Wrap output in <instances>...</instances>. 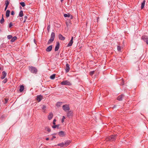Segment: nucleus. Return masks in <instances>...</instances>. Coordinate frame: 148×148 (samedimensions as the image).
<instances>
[{
	"instance_id": "obj_33",
	"label": "nucleus",
	"mask_w": 148,
	"mask_h": 148,
	"mask_svg": "<svg viewBox=\"0 0 148 148\" xmlns=\"http://www.w3.org/2000/svg\"><path fill=\"white\" fill-rule=\"evenodd\" d=\"M46 108V106H45V105L43 106L42 107V109L43 110L44 112H45V111Z\"/></svg>"
},
{
	"instance_id": "obj_15",
	"label": "nucleus",
	"mask_w": 148,
	"mask_h": 148,
	"mask_svg": "<svg viewBox=\"0 0 148 148\" xmlns=\"http://www.w3.org/2000/svg\"><path fill=\"white\" fill-rule=\"evenodd\" d=\"M58 38L61 40H64L65 38L61 34H59L58 35Z\"/></svg>"
},
{
	"instance_id": "obj_40",
	"label": "nucleus",
	"mask_w": 148,
	"mask_h": 148,
	"mask_svg": "<svg viewBox=\"0 0 148 148\" xmlns=\"http://www.w3.org/2000/svg\"><path fill=\"white\" fill-rule=\"evenodd\" d=\"M12 25H13L11 23H10L9 25V27L10 28L12 26Z\"/></svg>"
},
{
	"instance_id": "obj_37",
	"label": "nucleus",
	"mask_w": 148,
	"mask_h": 148,
	"mask_svg": "<svg viewBox=\"0 0 148 148\" xmlns=\"http://www.w3.org/2000/svg\"><path fill=\"white\" fill-rule=\"evenodd\" d=\"M7 79H5L3 80V82L4 83H5L7 82Z\"/></svg>"
},
{
	"instance_id": "obj_54",
	"label": "nucleus",
	"mask_w": 148,
	"mask_h": 148,
	"mask_svg": "<svg viewBox=\"0 0 148 148\" xmlns=\"http://www.w3.org/2000/svg\"><path fill=\"white\" fill-rule=\"evenodd\" d=\"M1 67H0V70H1Z\"/></svg>"
},
{
	"instance_id": "obj_36",
	"label": "nucleus",
	"mask_w": 148,
	"mask_h": 148,
	"mask_svg": "<svg viewBox=\"0 0 148 148\" xmlns=\"http://www.w3.org/2000/svg\"><path fill=\"white\" fill-rule=\"evenodd\" d=\"M56 119H54L53 120V124L54 125H55L56 124Z\"/></svg>"
},
{
	"instance_id": "obj_22",
	"label": "nucleus",
	"mask_w": 148,
	"mask_h": 148,
	"mask_svg": "<svg viewBox=\"0 0 148 148\" xmlns=\"http://www.w3.org/2000/svg\"><path fill=\"white\" fill-rule=\"evenodd\" d=\"M16 39L17 37L16 36H14L12 38L11 40V41L12 42H14Z\"/></svg>"
},
{
	"instance_id": "obj_26",
	"label": "nucleus",
	"mask_w": 148,
	"mask_h": 148,
	"mask_svg": "<svg viewBox=\"0 0 148 148\" xmlns=\"http://www.w3.org/2000/svg\"><path fill=\"white\" fill-rule=\"evenodd\" d=\"M57 145L58 146H60V147H63L64 146V143H62L58 144Z\"/></svg>"
},
{
	"instance_id": "obj_12",
	"label": "nucleus",
	"mask_w": 148,
	"mask_h": 148,
	"mask_svg": "<svg viewBox=\"0 0 148 148\" xmlns=\"http://www.w3.org/2000/svg\"><path fill=\"white\" fill-rule=\"evenodd\" d=\"M52 48V45H50L46 48V50L47 52H49L51 50Z\"/></svg>"
},
{
	"instance_id": "obj_7",
	"label": "nucleus",
	"mask_w": 148,
	"mask_h": 148,
	"mask_svg": "<svg viewBox=\"0 0 148 148\" xmlns=\"http://www.w3.org/2000/svg\"><path fill=\"white\" fill-rule=\"evenodd\" d=\"M42 99V96L41 95H40L37 96L36 100L38 102L40 101Z\"/></svg>"
},
{
	"instance_id": "obj_14",
	"label": "nucleus",
	"mask_w": 148,
	"mask_h": 148,
	"mask_svg": "<svg viewBox=\"0 0 148 148\" xmlns=\"http://www.w3.org/2000/svg\"><path fill=\"white\" fill-rule=\"evenodd\" d=\"M124 97V95L123 94H122L119 95L117 98V99L119 101H122V100L123 98Z\"/></svg>"
},
{
	"instance_id": "obj_47",
	"label": "nucleus",
	"mask_w": 148,
	"mask_h": 148,
	"mask_svg": "<svg viewBox=\"0 0 148 148\" xmlns=\"http://www.w3.org/2000/svg\"><path fill=\"white\" fill-rule=\"evenodd\" d=\"M7 8H8V7H7L6 6H5V10H6L7 9Z\"/></svg>"
},
{
	"instance_id": "obj_43",
	"label": "nucleus",
	"mask_w": 148,
	"mask_h": 148,
	"mask_svg": "<svg viewBox=\"0 0 148 148\" xmlns=\"http://www.w3.org/2000/svg\"><path fill=\"white\" fill-rule=\"evenodd\" d=\"M61 84L62 85H65V81H63L61 82Z\"/></svg>"
},
{
	"instance_id": "obj_1",
	"label": "nucleus",
	"mask_w": 148,
	"mask_h": 148,
	"mask_svg": "<svg viewBox=\"0 0 148 148\" xmlns=\"http://www.w3.org/2000/svg\"><path fill=\"white\" fill-rule=\"evenodd\" d=\"M65 113H66L67 117L69 118L71 117L73 115V112L70 110V108L68 105L65 104Z\"/></svg>"
},
{
	"instance_id": "obj_52",
	"label": "nucleus",
	"mask_w": 148,
	"mask_h": 148,
	"mask_svg": "<svg viewBox=\"0 0 148 148\" xmlns=\"http://www.w3.org/2000/svg\"><path fill=\"white\" fill-rule=\"evenodd\" d=\"M64 16L65 17V14H64Z\"/></svg>"
},
{
	"instance_id": "obj_50",
	"label": "nucleus",
	"mask_w": 148,
	"mask_h": 148,
	"mask_svg": "<svg viewBox=\"0 0 148 148\" xmlns=\"http://www.w3.org/2000/svg\"><path fill=\"white\" fill-rule=\"evenodd\" d=\"M56 138V137L55 136H53V138Z\"/></svg>"
},
{
	"instance_id": "obj_10",
	"label": "nucleus",
	"mask_w": 148,
	"mask_h": 148,
	"mask_svg": "<svg viewBox=\"0 0 148 148\" xmlns=\"http://www.w3.org/2000/svg\"><path fill=\"white\" fill-rule=\"evenodd\" d=\"M73 37H72L71 38V40L69 42V43L68 44L67 46V47H70V46H71L72 45L73 43Z\"/></svg>"
},
{
	"instance_id": "obj_48",
	"label": "nucleus",
	"mask_w": 148,
	"mask_h": 148,
	"mask_svg": "<svg viewBox=\"0 0 148 148\" xmlns=\"http://www.w3.org/2000/svg\"><path fill=\"white\" fill-rule=\"evenodd\" d=\"M99 17H98L97 18V22L98 21V20L99 19Z\"/></svg>"
},
{
	"instance_id": "obj_16",
	"label": "nucleus",
	"mask_w": 148,
	"mask_h": 148,
	"mask_svg": "<svg viewBox=\"0 0 148 148\" xmlns=\"http://www.w3.org/2000/svg\"><path fill=\"white\" fill-rule=\"evenodd\" d=\"M145 0H144L141 4V8L143 9L145 6Z\"/></svg>"
},
{
	"instance_id": "obj_6",
	"label": "nucleus",
	"mask_w": 148,
	"mask_h": 148,
	"mask_svg": "<svg viewBox=\"0 0 148 148\" xmlns=\"http://www.w3.org/2000/svg\"><path fill=\"white\" fill-rule=\"evenodd\" d=\"M145 42L147 45H148V37L146 36H142L141 38Z\"/></svg>"
},
{
	"instance_id": "obj_11",
	"label": "nucleus",
	"mask_w": 148,
	"mask_h": 148,
	"mask_svg": "<svg viewBox=\"0 0 148 148\" xmlns=\"http://www.w3.org/2000/svg\"><path fill=\"white\" fill-rule=\"evenodd\" d=\"M2 76L1 77L2 79H3L5 77L7 73L5 71H3L2 73Z\"/></svg>"
},
{
	"instance_id": "obj_38",
	"label": "nucleus",
	"mask_w": 148,
	"mask_h": 148,
	"mask_svg": "<svg viewBox=\"0 0 148 148\" xmlns=\"http://www.w3.org/2000/svg\"><path fill=\"white\" fill-rule=\"evenodd\" d=\"M65 119V116H63V118L62 119V122L63 123L64 121V119Z\"/></svg>"
},
{
	"instance_id": "obj_49",
	"label": "nucleus",
	"mask_w": 148,
	"mask_h": 148,
	"mask_svg": "<svg viewBox=\"0 0 148 148\" xmlns=\"http://www.w3.org/2000/svg\"><path fill=\"white\" fill-rule=\"evenodd\" d=\"M46 140H49V138H46Z\"/></svg>"
},
{
	"instance_id": "obj_17",
	"label": "nucleus",
	"mask_w": 148,
	"mask_h": 148,
	"mask_svg": "<svg viewBox=\"0 0 148 148\" xmlns=\"http://www.w3.org/2000/svg\"><path fill=\"white\" fill-rule=\"evenodd\" d=\"M10 11L9 10H8L6 12V16L8 18L10 14Z\"/></svg>"
},
{
	"instance_id": "obj_5",
	"label": "nucleus",
	"mask_w": 148,
	"mask_h": 148,
	"mask_svg": "<svg viewBox=\"0 0 148 148\" xmlns=\"http://www.w3.org/2000/svg\"><path fill=\"white\" fill-rule=\"evenodd\" d=\"M55 34L54 32H52L50 39L48 42V44H49L51 43L53 40L55 38Z\"/></svg>"
},
{
	"instance_id": "obj_19",
	"label": "nucleus",
	"mask_w": 148,
	"mask_h": 148,
	"mask_svg": "<svg viewBox=\"0 0 148 148\" xmlns=\"http://www.w3.org/2000/svg\"><path fill=\"white\" fill-rule=\"evenodd\" d=\"M24 89V87L23 85H21L20 87L19 91L20 92H22Z\"/></svg>"
},
{
	"instance_id": "obj_39",
	"label": "nucleus",
	"mask_w": 148,
	"mask_h": 148,
	"mask_svg": "<svg viewBox=\"0 0 148 148\" xmlns=\"http://www.w3.org/2000/svg\"><path fill=\"white\" fill-rule=\"evenodd\" d=\"M24 18H25V20L23 21L24 23L25 22L26 19L27 18V16H24Z\"/></svg>"
},
{
	"instance_id": "obj_42",
	"label": "nucleus",
	"mask_w": 148,
	"mask_h": 148,
	"mask_svg": "<svg viewBox=\"0 0 148 148\" xmlns=\"http://www.w3.org/2000/svg\"><path fill=\"white\" fill-rule=\"evenodd\" d=\"M122 82L121 84V85H124V82L123 79H122Z\"/></svg>"
},
{
	"instance_id": "obj_35",
	"label": "nucleus",
	"mask_w": 148,
	"mask_h": 148,
	"mask_svg": "<svg viewBox=\"0 0 148 148\" xmlns=\"http://www.w3.org/2000/svg\"><path fill=\"white\" fill-rule=\"evenodd\" d=\"M45 129L47 130L49 132H50L51 131L50 129L48 127H46Z\"/></svg>"
},
{
	"instance_id": "obj_13",
	"label": "nucleus",
	"mask_w": 148,
	"mask_h": 148,
	"mask_svg": "<svg viewBox=\"0 0 148 148\" xmlns=\"http://www.w3.org/2000/svg\"><path fill=\"white\" fill-rule=\"evenodd\" d=\"M53 116V114L52 112L50 113L49 114L48 116V119L49 120H50L51 119H52V118Z\"/></svg>"
},
{
	"instance_id": "obj_45",
	"label": "nucleus",
	"mask_w": 148,
	"mask_h": 148,
	"mask_svg": "<svg viewBox=\"0 0 148 148\" xmlns=\"http://www.w3.org/2000/svg\"><path fill=\"white\" fill-rule=\"evenodd\" d=\"M8 99H5V103H7L8 101Z\"/></svg>"
},
{
	"instance_id": "obj_46",
	"label": "nucleus",
	"mask_w": 148,
	"mask_h": 148,
	"mask_svg": "<svg viewBox=\"0 0 148 148\" xmlns=\"http://www.w3.org/2000/svg\"><path fill=\"white\" fill-rule=\"evenodd\" d=\"M63 109L64 110H65V105H63L62 106Z\"/></svg>"
},
{
	"instance_id": "obj_18",
	"label": "nucleus",
	"mask_w": 148,
	"mask_h": 148,
	"mask_svg": "<svg viewBox=\"0 0 148 148\" xmlns=\"http://www.w3.org/2000/svg\"><path fill=\"white\" fill-rule=\"evenodd\" d=\"M71 141L70 140H67L65 141V147L67 146L71 143Z\"/></svg>"
},
{
	"instance_id": "obj_30",
	"label": "nucleus",
	"mask_w": 148,
	"mask_h": 148,
	"mask_svg": "<svg viewBox=\"0 0 148 148\" xmlns=\"http://www.w3.org/2000/svg\"><path fill=\"white\" fill-rule=\"evenodd\" d=\"M59 127V126L58 125H53L52 126V127L53 128H58Z\"/></svg>"
},
{
	"instance_id": "obj_9",
	"label": "nucleus",
	"mask_w": 148,
	"mask_h": 148,
	"mask_svg": "<svg viewBox=\"0 0 148 148\" xmlns=\"http://www.w3.org/2000/svg\"><path fill=\"white\" fill-rule=\"evenodd\" d=\"M60 46V43L59 42H57L56 43V44L55 47V51H57L59 48Z\"/></svg>"
},
{
	"instance_id": "obj_3",
	"label": "nucleus",
	"mask_w": 148,
	"mask_h": 148,
	"mask_svg": "<svg viewBox=\"0 0 148 148\" xmlns=\"http://www.w3.org/2000/svg\"><path fill=\"white\" fill-rule=\"evenodd\" d=\"M116 138V136L115 135H112L106 138V140L107 141H113Z\"/></svg>"
},
{
	"instance_id": "obj_51",
	"label": "nucleus",
	"mask_w": 148,
	"mask_h": 148,
	"mask_svg": "<svg viewBox=\"0 0 148 148\" xmlns=\"http://www.w3.org/2000/svg\"><path fill=\"white\" fill-rule=\"evenodd\" d=\"M64 0H61V1L62 2Z\"/></svg>"
},
{
	"instance_id": "obj_24",
	"label": "nucleus",
	"mask_w": 148,
	"mask_h": 148,
	"mask_svg": "<svg viewBox=\"0 0 148 148\" xmlns=\"http://www.w3.org/2000/svg\"><path fill=\"white\" fill-rule=\"evenodd\" d=\"M64 132L63 131H60V132L58 134L60 136H63L64 135Z\"/></svg>"
},
{
	"instance_id": "obj_31",
	"label": "nucleus",
	"mask_w": 148,
	"mask_h": 148,
	"mask_svg": "<svg viewBox=\"0 0 148 148\" xmlns=\"http://www.w3.org/2000/svg\"><path fill=\"white\" fill-rule=\"evenodd\" d=\"M12 38V36L11 35H9L7 36V38L8 39H11Z\"/></svg>"
},
{
	"instance_id": "obj_34",
	"label": "nucleus",
	"mask_w": 148,
	"mask_h": 148,
	"mask_svg": "<svg viewBox=\"0 0 148 148\" xmlns=\"http://www.w3.org/2000/svg\"><path fill=\"white\" fill-rule=\"evenodd\" d=\"M117 49L118 51H120L121 50V47L119 46H117Z\"/></svg>"
},
{
	"instance_id": "obj_23",
	"label": "nucleus",
	"mask_w": 148,
	"mask_h": 148,
	"mask_svg": "<svg viewBox=\"0 0 148 148\" xmlns=\"http://www.w3.org/2000/svg\"><path fill=\"white\" fill-rule=\"evenodd\" d=\"M71 83L67 81H65V85L70 86L71 85Z\"/></svg>"
},
{
	"instance_id": "obj_41",
	"label": "nucleus",
	"mask_w": 148,
	"mask_h": 148,
	"mask_svg": "<svg viewBox=\"0 0 148 148\" xmlns=\"http://www.w3.org/2000/svg\"><path fill=\"white\" fill-rule=\"evenodd\" d=\"M11 14L12 15H13L14 14V12L13 11H12L11 12Z\"/></svg>"
},
{
	"instance_id": "obj_32",
	"label": "nucleus",
	"mask_w": 148,
	"mask_h": 148,
	"mask_svg": "<svg viewBox=\"0 0 148 148\" xmlns=\"http://www.w3.org/2000/svg\"><path fill=\"white\" fill-rule=\"evenodd\" d=\"M94 73V71H91L90 73V75L91 76H92L93 75V74Z\"/></svg>"
},
{
	"instance_id": "obj_44",
	"label": "nucleus",
	"mask_w": 148,
	"mask_h": 148,
	"mask_svg": "<svg viewBox=\"0 0 148 148\" xmlns=\"http://www.w3.org/2000/svg\"><path fill=\"white\" fill-rule=\"evenodd\" d=\"M50 28V26L49 25L47 27V29L48 31L49 30Z\"/></svg>"
},
{
	"instance_id": "obj_21",
	"label": "nucleus",
	"mask_w": 148,
	"mask_h": 148,
	"mask_svg": "<svg viewBox=\"0 0 148 148\" xmlns=\"http://www.w3.org/2000/svg\"><path fill=\"white\" fill-rule=\"evenodd\" d=\"M62 102H58L56 104V106L58 107H60L62 105Z\"/></svg>"
},
{
	"instance_id": "obj_29",
	"label": "nucleus",
	"mask_w": 148,
	"mask_h": 148,
	"mask_svg": "<svg viewBox=\"0 0 148 148\" xmlns=\"http://www.w3.org/2000/svg\"><path fill=\"white\" fill-rule=\"evenodd\" d=\"M20 4L23 7H24L25 6V4L24 2H21L20 3Z\"/></svg>"
},
{
	"instance_id": "obj_2",
	"label": "nucleus",
	"mask_w": 148,
	"mask_h": 148,
	"mask_svg": "<svg viewBox=\"0 0 148 148\" xmlns=\"http://www.w3.org/2000/svg\"><path fill=\"white\" fill-rule=\"evenodd\" d=\"M69 18V19H68V21H66V24L67 27L69 28L71 25V19H72L73 16L72 15H71L69 13H67V14H65V18Z\"/></svg>"
},
{
	"instance_id": "obj_4",
	"label": "nucleus",
	"mask_w": 148,
	"mask_h": 148,
	"mask_svg": "<svg viewBox=\"0 0 148 148\" xmlns=\"http://www.w3.org/2000/svg\"><path fill=\"white\" fill-rule=\"evenodd\" d=\"M29 70L32 73H36L37 72L36 68L34 67L31 66L29 68Z\"/></svg>"
},
{
	"instance_id": "obj_25",
	"label": "nucleus",
	"mask_w": 148,
	"mask_h": 148,
	"mask_svg": "<svg viewBox=\"0 0 148 148\" xmlns=\"http://www.w3.org/2000/svg\"><path fill=\"white\" fill-rule=\"evenodd\" d=\"M55 76H56V74H53L52 75L50 76V79H54L55 78Z\"/></svg>"
},
{
	"instance_id": "obj_20",
	"label": "nucleus",
	"mask_w": 148,
	"mask_h": 148,
	"mask_svg": "<svg viewBox=\"0 0 148 148\" xmlns=\"http://www.w3.org/2000/svg\"><path fill=\"white\" fill-rule=\"evenodd\" d=\"M23 11L21 10L20 11L19 14V16L20 17H22L23 16Z\"/></svg>"
},
{
	"instance_id": "obj_27",
	"label": "nucleus",
	"mask_w": 148,
	"mask_h": 148,
	"mask_svg": "<svg viewBox=\"0 0 148 148\" xmlns=\"http://www.w3.org/2000/svg\"><path fill=\"white\" fill-rule=\"evenodd\" d=\"M4 22V20L3 17H2L0 21V23L1 24H3Z\"/></svg>"
},
{
	"instance_id": "obj_8",
	"label": "nucleus",
	"mask_w": 148,
	"mask_h": 148,
	"mask_svg": "<svg viewBox=\"0 0 148 148\" xmlns=\"http://www.w3.org/2000/svg\"><path fill=\"white\" fill-rule=\"evenodd\" d=\"M70 68L69 65L67 63L66 64V67L65 68V71L66 73L69 72V71Z\"/></svg>"
},
{
	"instance_id": "obj_53",
	"label": "nucleus",
	"mask_w": 148,
	"mask_h": 148,
	"mask_svg": "<svg viewBox=\"0 0 148 148\" xmlns=\"http://www.w3.org/2000/svg\"><path fill=\"white\" fill-rule=\"evenodd\" d=\"M2 17H3V14H2Z\"/></svg>"
},
{
	"instance_id": "obj_28",
	"label": "nucleus",
	"mask_w": 148,
	"mask_h": 148,
	"mask_svg": "<svg viewBox=\"0 0 148 148\" xmlns=\"http://www.w3.org/2000/svg\"><path fill=\"white\" fill-rule=\"evenodd\" d=\"M9 1L8 0H6L5 1V6H6L7 7H8V5H9Z\"/></svg>"
}]
</instances>
